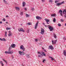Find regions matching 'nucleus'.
I'll return each instance as SVG.
<instances>
[{"instance_id": "obj_1", "label": "nucleus", "mask_w": 66, "mask_h": 66, "mask_svg": "<svg viewBox=\"0 0 66 66\" xmlns=\"http://www.w3.org/2000/svg\"><path fill=\"white\" fill-rule=\"evenodd\" d=\"M44 26L46 28L48 27V28H49L50 31H52L53 30H54V28L52 26H50L49 25L47 26L45 25Z\"/></svg>"}, {"instance_id": "obj_2", "label": "nucleus", "mask_w": 66, "mask_h": 66, "mask_svg": "<svg viewBox=\"0 0 66 66\" xmlns=\"http://www.w3.org/2000/svg\"><path fill=\"white\" fill-rule=\"evenodd\" d=\"M19 53L20 55H23L24 54H26V53H24V52L23 51L21 52L20 51H19Z\"/></svg>"}, {"instance_id": "obj_3", "label": "nucleus", "mask_w": 66, "mask_h": 66, "mask_svg": "<svg viewBox=\"0 0 66 66\" xmlns=\"http://www.w3.org/2000/svg\"><path fill=\"white\" fill-rule=\"evenodd\" d=\"M44 33H45V30H44V29L43 28H41V31L40 32V33L42 35H44Z\"/></svg>"}, {"instance_id": "obj_4", "label": "nucleus", "mask_w": 66, "mask_h": 66, "mask_svg": "<svg viewBox=\"0 0 66 66\" xmlns=\"http://www.w3.org/2000/svg\"><path fill=\"white\" fill-rule=\"evenodd\" d=\"M18 30L19 32H20V31H21L23 32H24V30H23V29L22 28H19Z\"/></svg>"}, {"instance_id": "obj_5", "label": "nucleus", "mask_w": 66, "mask_h": 66, "mask_svg": "<svg viewBox=\"0 0 66 66\" xmlns=\"http://www.w3.org/2000/svg\"><path fill=\"white\" fill-rule=\"evenodd\" d=\"M63 14L64 15L65 18H66V9L64 10L63 13Z\"/></svg>"}, {"instance_id": "obj_6", "label": "nucleus", "mask_w": 66, "mask_h": 66, "mask_svg": "<svg viewBox=\"0 0 66 66\" xmlns=\"http://www.w3.org/2000/svg\"><path fill=\"white\" fill-rule=\"evenodd\" d=\"M62 11L61 10H59V13H60V14L61 16H62V17H63V14H62Z\"/></svg>"}, {"instance_id": "obj_7", "label": "nucleus", "mask_w": 66, "mask_h": 66, "mask_svg": "<svg viewBox=\"0 0 66 66\" xmlns=\"http://www.w3.org/2000/svg\"><path fill=\"white\" fill-rule=\"evenodd\" d=\"M48 49H51L52 50H53L54 49V48L53 47V46H49V48H48Z\"/></svg>"}, {"instance_id": "obj_8", "label": "nucleus", "mask_w": 66, "mask_h": 66, "mask_svg": "<svg viewBox=\"0 0 66 66\" xmlns=\"http://www.w3.org/2000/svg\"><path fill=\"white\" fill-rule=\"evenodd\" d=\"M44 20H45V21L46 22L47 24H49V23H48L49 22V21H50V20H49L47 19H44Z\"/></svg>"}, {"instance_id": "obj_9", "label": "nucleus", "mask_w": 66, "mask_h": 66, "mask_svg": "<svg viewBox=\"0 0 66 66\" xmlns=\"http://www.w3.org/2000/svg\"><path fill=\"white\" fill-rule=\"evenodd\" d=\"M38 21L36 23V24L35 26V29H36V28L37 27V26H38Z\"/></svg>"}, {"instance_id": "obj_10", "label": "nucleus", "mask_w": 66, "mask_h": 66, "mask_svg": "<svg viewBox=\"0 0 66 66\" xmlns=\"http://www.w3.org/2000/svg\"><path fill=\"white\" fill-rule=\"evenodd\" d=\"M36 18L38 20H39V19H42V18L38 16H37L36 17Z\"/></svg>"}, {"instance_id": "obj_11", "label": "nucleus", "mask_w": 66, "mask_h": 66, "mask_svg": "<svg viewBox=\"0 0 66 66\" xmlns=\"http://www.w3.org/2000/svg\"><path fill=\"white\" fill-rule=\"evenodd\" d=\"M0 40H1V41H4V42L6 41V39H5V38H3V39H2L1 38H0Z\"/></svg>"}, {"instance_id": "obj_12", "label": "nucleus", "mask_w": 66, "mask_h": 66, "mask_svg": "<svg viewBox=\"0 0 66 66\" xmlns=\"http://www.w3.org/2000/svg\"><path fill=\"white\" fill-rule=\"evenodd\" d=\"M56 42H57V40H54V41L53 40L52 41V44H56Z\"/></svg>"}, {"instance_id": "obj_13", "label": "nucleus", "mask_w": 66, "mask_h": 66, "mask_svg": "<svg viewBox=\"0 0 66 66\" xmlns=\"http://www.w3.org/2000/svg\"><path fill=\"white\" fill-rule=\"evenodd\" d=\"M11 47L12 48H15V44H12L11 45Z\"/></svg>"}, {"instance_id": "obj_14", "label": "nucleus", "mask_w": 66, "mask_h": 66, "mask_svg": "<svg viewBox=\"0 0 66 66\" xmlns=\"http://www.w3.org/2000/svg\"><path fill=\"white\" fill-rule=\"evenodd\" d=\"M26 56L27 57V58H30V54H26Z\"/></svg>"}, {"instance_id": "obj_15", "label": "nucleus", "mask_w": 66, "mask_h": 66, "mask_svg": "<svg viewBox=\"0 0 66 66\" xmlns=\"http://www.w3.org/2000/svg\"><path fill=\"white\" fill-rule=\"evenodd\" d=\"M9 54H12L13 53V51H9Z\"/></svg>"}, {"instance_id": "obj_16", "label": "nucleus", "mask_w": 66, "mask_h": 66, "mask_svg": "<svg viewBox=\"0 0 66 66\" xmlns=\"http://www.w3.org/2000/svg\"><path fill=\"white\" fill-rule=\"evenodd\" d=\"M26 5V3L25 2H23L22 3V6L23 7L25 5Z\"/></svg>"}, {"instance_id": "obj_17", "label": "nucleus", "mask_w": 66, "mask_h": 66, "mask_svg": "<svg viewBox=\"0 0 66 66\" xmlns=\"http://www.w3.org/2000/svg\"><path fill=\"white\" fill-rule=\"evenodd\" d=\"M53 35L54 37L55 38H56V35L55 34V33H54V32L53 33Z\"/></svg>"}, {"instance_id": "obj_18", "label": "nucleus", "mask_w": 66, "mask_h": 66, "mask_svg": "<svg viewBox=\"0 0 66 66\" xmlns=\"http://www.w3.org/2000/svg\"><path fill=\"white\" fill-rule=\"evenodd\" d=\"M26 17L27 18H29V17L30 16V15H28V14H26Z\"/></svg>"}, {"instance_id": "obj_19", "label": "nucleus", "mask_w": 66, "mask_h": 66, "mask_svg": "<svg viewBox=\"0 0 66 66\" xmlns=\"http://www.w3.org/2000/svg\"><path fill=\"white\" fill-rule=\"evenodd\" d=\"M61 5V3H57L56 4V6H59V5Z\"/></svg>"}, {"instance_id": "obj_20", "label": "nucleus", "mask_w": 66, "mask_h": 66, "mask_svg": "<svg viewBox=\"0 0 66 66\" xmlns=\"http://www.w3.org/2000/svg\"><path fill=\"white\" fill-rule=\"evenodd\" d=\"M15 9L18 10V11H19L20 10V8H19V7H15Z\"/></svg>"}, {"instance_id": "obj_21", "label": "nucleus", "mask_w": 66, "mask_h": 66, "mask_svg": "<svg viewBox=\"0 0 66 66\" xmlns=\"http://www.w3.org/2000/svg\"><path fill=\"white\" fill-rule=\"evenodd\" d=\"M51 16L52 17H55V14H52L51 15Z\"/></svg>"}, {"instance_id": "obj_22", "label": "nucleus", "mask_w": 66, "mask_h": 66, "mask_svg": "<svg viewBox=\"0 0 66 66\" xmlns=\"http://www.w3.org/2000/svg\"><path fill=\"white\" fill-rule=\"evenodd\" d=\"M0 62H1V64L2 65V66H3L4 64H3V62H2V61H1Z\"/></svg>"}, {"instance_id": "obj_23", "label": "nucleus", "mask_w": 66, "mask_h": 66, "mask_svg": "<svg viewBox=\"0 0 66 66\" xmlns=\"http://www.w3.org/2000/svg\"><path fill=\"white\" fill-rule=\"evenodd\" d=\"M53 20L54 22H55V21H56V19H55V18H54Z\"/></svg>"}, {"instance_id": "obj_24", "label": "nucleus", "mask_w": 66, "mask_h": 66, "mask_svg": "<svg viewBox=\"0 0 66 66\" xmlns=\"http://www.w3.org/2000/svg\"><path fill=\"white\" fill-rule=\"evenodd\" d=\"M23 12H21L20 13V15L21 16H22L23 15Z\"/></svg>"}, {"instance_id": "obj_25", "label": "nucleus", "mask_w": 66, "mask_h": 66, "mask_svg": "<svg viewBox=\"0 0 66 66\" xmlns=\"http://www.w3.org/2000/svg\"><path fill=\"white\" fill-rule=\"evenodd\" d=\"M3 1L4 3L5 4H7V1H5V0H3Z\"/></svg>"}, {"instance_id": "obj_26", "label": "nucleus", "mask_w": 66, "mask_h": 66, "mask_svg": "<svg viewBox=\"0 0 66 66\" xmlns=\"http://www.w3.org/2000/svg\"><path fill=\"white\" fill-rule=\"evenodd\" d=\"M23 48H24L23 46L22 45L20 46V48L21 49H22Z\"/></svg>"}, {"instance_id": "obj_27", "label": "nucleus", "mask_w": 66, "mask_h": 66, "mask_svg": "<svg viewBox=\"0 0 66 66\" xmlns=\"http://www.w3.org/2000/svg\"><path fill=\"white\" fill-rule=\"evenodd\" d=\"M5 36L6 37H7V32L5 31Z\"/></svg>"}, {"instance_id": "obj_28", "label": "nucleus", "mask_w": 66, "mask_h": 66, "mask_svg": "<svg viewBox=\"0 0 66 66\" xmlns=\"http://www.w3.org/2000/svg\"><path fill=\"white\" fill-rule=\"evenodd\" d=\"M42 53L43 54V55L44 56H46V54H45V53L44 52H42Z\"/></svg>"}, {"instance_id": "obj_29", "label": "nucleus", "mask_w": 66, "mask_h": 66, "mask_svg": "<svg viewBox=\"0 0 66 66\" xmlns=\"http://www.w3.org/2000/svg\"><path fill=\"white\" fill-rule=\"evenodd\" d=\"M12 35V33H11L8 34V36H11Z\"/></svg>"}, {"instance_id": "obj_30", "label": "nucleus", "mask_w": 66, "mask_h": 66, "mask_svg": "<svg viewBox=\"0 0 66 66\" xmlns=\"http://www.w3.org/2000/svg\"><path fill=\"white\" fill-rule=\"evenodd\" d=\"M5 53L6 54H9V51H6L5 52Z\"/></svg>"}, {"instance_id": "obj_31", "label": "nucleus", "mask_w": 66, "mask_h": 66, "mask_svg": "<svg viewBox=\"0 0 66 66\" xmlns=\"http://www.w3.org/2000/svg\"><path fill=\"white\" fill-rule=\"evenodd\" d=\"M27 24L28 25H29V26L32 25V23H31L30 22L28 23Z\"/></svg>"}, {"instance_id": "obj_32", "label": "nucleus", "mask_w": 66, "mask_h": 66, "mask_svg": "<svg viewBox=\"0 0 66 66\" xmlns=\"http://www.w3.org/2000/svg\"><path fill=\"white\" fill-rule=\"evenodd\" d=\"M3 61H4L6 63V64H7V61H5V60H4V59H3Z\"/></svg>"}, {"instance_id": "obj_33", "label": "nucleus", "mask_w": 66, "mask_h": 66, "mask_svg": "<svg viewBox=\"0 0 66 66\" xmlns=\"http://www.w3.org/2000/svg\"><path fill=\"white\" fill-rule=\"evenodd\" d=\"M58 26L59 27H61V24L60 23H59L58 24Z\"/></svg>"}, {"instance_id": "obj_34", "label": "nucleus", "mask_w": 66, "mask_h": 66, "mask_svg": "<svg viewBox=\"0 0 66 66\" xmlns=\"http://www.w3.org/2000/svg\"><path fill=\"white\" fill-rule=\"evenodd\" d=\"M38 54H41V55H42V54H41V53H40V52H38Z\"/></svg>"}, {"instance_id": "obj_35", "label": "nucleus", "mask_w": 66, "mask_h": 66, "mask_svg": "<svg viewBox=\"0 0 66 66\" xmlns=\"http://www.w3.org/2000/svg\"><path fill=\"white\" fill-rule=\"evenodd\" d=\"M64 3V1H63L61 2L60 3L61 4V5H62V4H63Z\"/></svg>"}, {"instance_id": "obj_36", "label": "nucleus", "mask_w": 66, "mask_h": 66, "mask_svg": "<svg viewBox=\"0 0 66 66\" xmlns=\"http://www.w3.org/2000/svg\"><path fill=\"white\" fill-rule=\"evenodd\" d=\"M6 30H10V28H6Z\"/></svg>"}, {"instance_id": "obj_37", "label": "nucleus", "mask_w": 66, "mask_h": 66, "mask_svg": "<svg viewBox=\"0 0 66 66\" xmlns=\"http://www.w3.org/2000/svg\"><path fill=\"white\" fill-rule=\"evenodd\" d=\"M30 31H29V30L28 29L27 31H26V32L28 33H29Z\"/></svg>"}, {"instance_id": "obj_38", "label": "nucleus", "mask_w": 66, "mask_h": 66, "mask_svg": "<svg viewBox=\"0 0 66 66\" xmlns=\"http://www.w3.org/2000/svg\"><path fill=\"white\" fill-rule=\"evenodd\" d=\"M49 2H51V3H52V0H50L49 1Z\"/></svg>"}, {"instance_id": "obj_39", "label": "nucleus", "mask_w": 66, "mask_h": 66, "mask_svg": "<svg viewBox=\"0 0 66 66\" xmlns=\"http://www.w3.org/2000/svg\"><path fill=\"white\" fill-rule=\"evenodd\" d=\"M61 22H64V20L63 19H61Z\"/></svg>"}, {"instance_id": "obj_40", "label": "nucleus", "mask_w": 66, "mask_h": 66, "mask_svg": "<svg viewBox=\"0 0 66 66\" xmlns=\"http://www.w3.org/2000/svg\"><path fill=\"white\" fill-rule=\"evenodd\" d=\"M22 49V50L23 51H25V48H23Z\"/></svg>"}, {"instance_id": "obj_41", "label": "nucleus", "mask_w": 66, "mask_h": 66, "mask_svg": "<svg viewBox=\"0 0 66 66\" xmlns=\"http://www.w3.org/2000/svg\"><path fill=\"white\" fill-rule=\"evenodd\" d=\"M50 58H51V59L52 60H54V59H53V58H52V57H50Z\"/></svg>"}, {"instance_id": "obj_42", "label": "nucleus", "mask_w": 66, "mask_h": 66, "mask_svg": "<svg viewBox=\"0 0 66 66\" xmlns=\"http://www.w3.org/2000/svg\"><path fill=\"white\" fill-rule=\"evenodd\" d=\"M3 21H5V19L4 18L3 19Z\"/></svg>"}, {"instance_id": "obj_43", "label": "nucleus", "mask_w": 66, "mask_h": 66, "mask_svg": "<svg viewBox=\"0 0 66 66\" xmlns=\"http://www.w3.org/2000/svg\"><path fill=\"white\" fill-rule=\"evenodd\" d=\"M31 10L32 11H34L35 10H34V8H32L31 9Z\"/></svg>"}, {"instance_id": "obj_44", "label": "nucleus", "mask_w": 66, "mask_h": 66, "mask_svg": "<svg viewBox=\"0 0 66 66\" xmlns=\"http://www.w3.org/2000/svg\"><path fill=\"white\" fill-rule=\"evenodd\" d=\"M45 61L46 60L44 59L43 60V61H42V62H43V63H44V61Z\"/></svg>"}, {"instance_id": "obj_45", "label": "nucleus", "mask_w": 66, "mask_h": 66, "mask_svg": "<svg viewBox=\"0 0 66 66\" xmlns=\"http://www.w3.org/2000/svg\"><path fill=\"white\" fill-rule=\"evenodd\" d=\"M35 42H37V41L38 40L37 39H35Z\"/></svg>"}, {"instance_id": "obj_46", "label": "nucleus", "mask_w": 66, "mask_h": 66, "mask_svg": "<svg viewBox=\"0 0 66 66\" xmlns=\"http://www.w3.org/2000/svg\"><path fill=\"white\" fill-rule=\"evenodd\" d=\"M45 0H42V2H45Z\"/></svg>"}, {"instance_id": "obj_47", "label": "nucleus", "mask_w": 66, "mask_h": 66, "mask_svg": "<svg viewBox=\"0 0 66 66\" xmlns=\"http://www.w3.org/2000/svg\"><path fill=\"white\" fill-rule=\"evenodd\" d=\"M24 10L25 11H27V9L26 8H25L24 9Z\"/></svg>"}, {"instance_id": "obj_48", "label": "nucleus", "mask_w": 66, "mask_h": 66, "mask_svg": "<svg viewBox=\"0 0 66 66\" xmlns=\"http://www.w3.org/2000/svg\"><path fill=\"white\" fill-rule=\"evenodd\" d=\"M57 2H58V1H55V3H57Z\"/></svg>"}, {"instance_id": "obj_49", "label": "nucleus", "mask_w": 66, "mask_h": 66, "mask_svg": "<svg viewBox=\"0 0 66 66\" xmlns=\"http://www.w3.org/2000/svg\"><path fill=\"white\" fill-rule=\"evenodd\" d=\"M38 57H41V55H38Z\"/></svg>"}, {"instance_id": "obj_50", "label": "nucleus", "mask_w": 66, "mask_h": 66, "mask_svg": "<svg viewBox=\"0 0 66 66\" xmlns=\"http://www.w3.org/2000/svg\"><path fill=\"white\" fill-rule=\"evenodd\" d=\"M12 59H14V56H13V55H12Z\"/></svg>"}, {"instance_id": "obj_51", "label": "nucleus", "mask_w": 66, "mask_h": 66, "mask_svg": "<svg viewBox=\"0 0 66 66\" xmlns=\"http://www.w3.org/2000/svg\"><path fill=\"white\" fill-rule=\"evenodd\" d=\"M44 52H47V51L46 50H44Z\"/></svg>"}, {"instance_id": "obj_52", "label": "nucleus", "mask_w": 66, "mask_h": 66, "mask_svg": "<svg viewBox=\"0 0 66 66\" xmlns=\"http://www.w3.org/2000/svg\"><path fill=\"white\" fill-rule=\"evenodd\" d=\"M2 21L0 22V24H2Z\"/></svg>"}, {"instance_id": "obj_53", "label": "nucleus", "mask_w": 66, "mask_h": 66, "mask_svg": "<svg viewBox=\"0 0 66 66\" xmlns=\"http://www.w3.org/2000/svg\"><path fill=\"white\" fill-rule=\"evenodd\" d=\"M9 33H12V32H11L10 31H9Z\"/></svg>"}, {"instance_id": "obj_54", "label": "nucleus", "mask_w": 66, "mask_h": 66, "mask_svg": "<svg viewBox=\"0 0 66 66\" xmlns=\"http://www.w3.org/2000/svg\"><path fill=\"white\" fill-rule=\"evenodd\" d=\"M63 39H64V40H66V39H65V37H64Z\"/></svg>"}, {"instance_id": "obj_55", "label": "nucleus", "mask_w": 66, "mask_h": 66, "mask_svg": "<svg viewBox=\"0 0 66 66\" xmlns=\"http://www.w3.org/2000/svg\"><path fill=\"white\" fill-rule=\"evenodd\" d=\"M11 49H9V51H10L11 50H10Z\"/></svg>"}, {"instance_id": "obj_56", "label": "nucleus", "mask_w": 66, "mask_h": 66, "mask_svg": "<svg viewBox=\"0 0 66 66\" xmlns=\"http://www.w3.org/2000/svg\"><path fill=\"white\" fill-rule=\"evenodd\" d=\"M9 49H11V47H9Z\"/></svg>"}, {"instance_id": "obj_57", "label": "nucleus", "mask_w": 66, "mask_h": 66, "mask_svg": "<svg viewBox=\"0 0 66 66\" xmlns=\"http://www.w3.org/2000/svg\"><path fill=\"white\" fill-rule=\"evenodd\" d=\"M6 17H9V16H8V15H6Z\"/></svg>"}, {"instance_id": "obj_58", "label": "nucleus", "mask_w": 66, "mask_h": 66, "mask_svg": "<svg viewBox=\"0 0 66 66\" xmlns=\"http://www.w3.org/2000/svg\"><path fill=\"white\" fill-rule=\"evenodd\" d=\"M6 23H8V22H6Z\"/></svg>"}, {"instance_id": "obj_59", "label": "nucleus", "mask_w": 66, "mask_h": 66, "mask_svg": "<svg viewBox=\"0 0 66 66\" xmlns=\"http://www.w3.org/2000/svg\"><path fill=\"white\" fill-rule=\"evenodd\" d=\"M65 26L66 27V23L65 24Z\"/></svg>"}, {"instance_id": "obj_60", "label": "nucleus", "mask_w": 66, "mask_h": 66, "mask_svg": "<svg viewBox=\"0 0 66 66\" xmlns=\"http://www.w3.org/2000/svg\"><path fill=\"white\" fill-rule=\"evenodd\" d=\"M44 48H42V49H44Z\"/></svg>"}, {"instance_id": "obj_61", "label": "nucleus", "mask_w": 66, "mask_h": 66, "mask_svg": "<svg viewBox=\"0 0 66 66\" xmlns=\"http://www.w3.org/2000/svg\"><path fill=\"white\" fill-rule=\"evenodd\" d=\"M43 24H45V23H43Z\"/></svg>"}]
</instances>
